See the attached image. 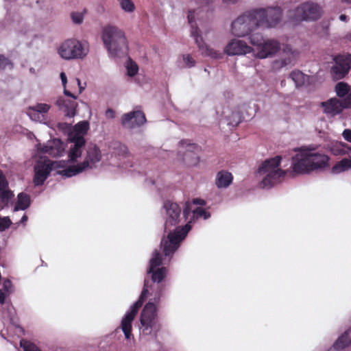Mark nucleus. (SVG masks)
Returning a JSON list of instances; mask_svg holds the SVG:
<instances>
[{
  "mask_svg": "<svg viewBox=\"0 0 351 351\" xmlns=\"http://www.w3.org/2000/svg\"><path fill=\"white\" fill-rule=\"evenodd\" d=\"M253 48L243 40L232 39L225 48V53L229 56L245 55L252 52Z\"/></svg>",
  "mask_w": 351,
  "mask_h": 351,
  "instance_id": "nucleus-17",
  "label": "nucleus"
},
{
  "mask_svg": "<svg viewBox=\"0 0 351 351\" xmlns=\"http://www.w3.org/2000/svg\"><path fill=\"white\" fill-rule=\"evenodd\" d=\"M128 75L129 76L133 77L134 76L138 71V65L135 62H130V64L127 67Z\"/></svg>",
  "mask_w": 351,
  "mask_h": 351,
  "instance_id": "nucleus-41",
  "label": "nucleus"
},
{
  "mask_svg": "<svg viewBox=\"0 0 351 351\" xmlns=\"http://www.w3.org/2000/svg\"><path fill=\"white\" fill-rule=\"evenodd\" d=\"M5 295L1 290H0V304H3L5 303Z\"/></svg>",
  "mask_w": 351,
  "mask_h": 351,
  "instance_id": "nucleus-49",
  "label": "nucleus"
},
{
  "mask_svg": "<svg viewBox=\"0 0 351 351\" xmlns=\"http://www.w3.org/2000/svg\"><path fill=\"white\" fill-rule=\"evenodd\" d=\"M11 223L12 221L8 217H0V232H3L7 228H8L10 226Z\"/></svg>",
  "mask_w": 351,
  "mask_h": 351,
  "instance_id": "nucleus-40",
  "label": "nucleus"
},
{
  "mask_svg": "<svg viewBox=\"0 0 351 351\" xmlns=\"http://www.w3.org/2000/svg\"><path fill=\"white\" fill-rule=\"evenodd\" d=\"M210 216V213L207 211H206L204 209L197 207L193 211V215L192 219L189 221V223H191L192 220H194L195 219H198L203 217L204 219H206L209 218Z\"/></svg>",
  "mask_w": 351,
  "mask_h": 351,
  "instance_id": "nucleus-36",
  "label": "nucleus"
},
{
  "mask_svg": "<svg viewBox=\"0 0 351 351\" xmlns=\"http://www.w3.org/2000/svg\"><path fill=\"white\" fill-rule=\"evenodd\" d=\"M182 214H183V217L186 220L188 219V215L190 214V209H189V208L188 206L184 208V209L183 210V213Z\"/></svg>",
  "mask_w": 351,
  "mask_h": 351,
  "instance_id": "nucleus-48",
  "label": "nucleus"
},
{
  "mask_svg": "<svg viewBox=\"0 0 351 351\" xmlns=\"http://www.w3.org/2000/svg\"><path fill=\"white\" fill-rule=\"evenodd\" d=\"M76 82L80 86V93H81L83 88L80 86V80L79 79H76Z\"/></svg>",
  "mask_w": 351,
  "mask_h": 351,
  "instance_id": "nucleus-57",
  "label": "nucleus"
},
{
  "mask_svg": "<svg viewBox=\"0 0 351 351\" xmlns=\"http://www.w3.org/2000/svg\"><path fill=\"white\" fill-rule=\"evenodd\" d=\"M7 67L12 69L14 67L12 62L4 55L0 54V70H4Z\"/></svg>",
  "mask_w": 351,
  "mask_h": 351,
  "instance_id": "nucleus-38",
  "label": "nucleus"
},
{
  "mask_svg": "<svg viewBox=\"0 0 351 351\" xmlns=\"http://www.w3.org/2000/svg\"><path fill=\"white\" fill-rule=\"evenodd\" d=\"M8 284H10V281L8 280L7 282H5L3 284V287L5 289H7V286H8Z\"/></svg>",
  "mask_w": 351,
  "mask_h": 351,
  "instance_id": "nucleus-55",
  "label": "nucleus"
},
{
  "mask_svg": "<svg viewBox=\"0 0 351 351\" xmlns=\"http://www.w3.org/2000/svg\"><path fill=\"white\" fill-rule=\"evenodd\" d=\"M51 106L47 104H37L35 106L29 107L28 114L32 119L39 120L40 114L48 112Z\"/></svg>",
  "mask_w": 351,
  "mask_h": 351,
  "instance_id": "nucleus-24",
  "label": "nucleus"
},
{
  "mask_svg": "<svg viewBox=\"0 0 351 351\" xmlns=\"http://www.w3.org/2000/svg\"><path fill=\"white\" fill-rule=\"evenodd\" d=\"M350 87L345 82H339L335 86V92L339 97H345L349 92Z\"/></svg>",
  "mask_w": 351,
  "mask_h": 351,
  "instance_id": "nucleus-33",
  "label": "nucleus"
},
{
  "mask_svg": "<svg viewBox=\"0 0 351 351\" xmlns=\"http://www.w3.org/2000/svg\"><path fill=\"white\" fill-rule=\"evenodd\" d=\"M288 16L293 22L315 21L322 16V8L316 3L306 1L293 10H290Z\"/></svg>",
  "mask_w": 351,
  "mask_h": 351,
  "instance_id": "nucleus-6",
  "label": "nucleus"
},
{
  "mask_svg": "<svg viewBox=\"0 0 351 351\" xmlns=\"http://www.w3.org/2000/svg\"><path fill=\"white\" fill-rule=\"evenodd\" d=\"M283 53L286 56L285 58H281L280 60H276V63L278 64L280 62V66L283 67L287 65L293 64L298 56V51L293 50L289 45H286L283 49Z\"/></svg>",
  "mask_w": 351,
  "mask_h": 351,
  "instance_id": "nucleus-22",
  "label": "nucleus"
},
{
  "mask_svg": "<svg viewBox=\"0 0 351 351\" xmlns=\"http://www.w3.org/2000/svg\"><path fill=\"white\" fill-rule=\"evenodd\" d=\"M280 50V43L274 39L265 40L254 53L255 58L265 59L272 57Z\"/></svg>",
  "mask_w": 351,
  "mask_h": 351,
  "instance_id": "nucleus-15",
  "label": "nucleus"
},
{
  "mask_svg": "<svg viewBox=\"0 0 351 351\" xmlns=\"http://www.w3.org/2000/svg\"><path fill=\"white\" fill-rule=\"evenodd\" d=\"M117 149L119 150L117 152L119 155H121L123 156H126L128 155V149L125 145L119 143Z\"/></svg>",
  "mask_w": 351,
  "mask_h": 351,
  "instance_id": "nucleus-44",
  "label": "nucleus"
},
{
  "mask_svg": "<svg viewBox=\"0 0 351 351\" xmlns=\"http://www.w3.org/2000/svg\"><path fill=\"white\" fill-rule=\"evenodd\" d=\"M53 162L49 160H39L34 167L33 183L34 186L44 184L53 169Z\"/></svg>",
  "mask_w": 351,
  "mask_h": 351,
  "instance_id": "nucleus-14",
  "label": "nucleus"
},
{
  "mask_svg": "<svg viewBox=\"0 0 351 351\" xmlns=\"http://www.w3.org/2000/svg\"><path fill=\"white\" fill-rule=\"evenodd\" d=\"M330 160L327 154L309 147L292 158L291 167L295 173L306 174L329 167Z\"/></svg>",
  "mask_w": 351,
  "mask_h": 351,
  "instance_id": "nucleus-3",
  "label": "nucleus"
},
{
  "mask_svg": "<svg viewBox=\"0 0 351 351\" xmlns=\"http://www.w3.org/2000/svg\"><path fill=\"white\" fill-rule=\"evenodd\" d=\"M60 78L62 85L64 87V94L72 99H64L63 97H60L57 99L56 104L58 106L59 109L64 113L65 116L69 117H73L76 114V108L77 107V103L75 101L77 96L65 88L67 79L66 74L64 72L60 73Z\"/></svg>",
  "mask_w": 351,
  "mask_h": 351,
  "instance_id": "nucleus-10",
  "label": "nucleus"
},
{
  "mask_svg": "<svg viewBox=\"0 0 351 351\" xmlns=\"http://www.w3.org/2000/svg\"><path fill=\"white\" fill-rule=\"evenodd\" d=\"M162 209L165 211V230H169L170 232L162 239L160 247L165 256H172L191 226L189 223L184 226H179L182 221L181 208L177 203L167 200L163 204Z\"/></svg>",
  "mask_w": 351,
  "mask_h": 351,
  "instance_id": "nucleus-2",
  "label": "nucleus"
},
{
  "mask_svg": "<svg viewBox=\"0 0 351 351\" xmlns=\"http://www.w3.org/2000/svg\"><path fill=\"white\" fill-rule=\"evenodd\" d=\"M346 38L348 40H351V31L347 33V34L346 35Z\"/></svg>",
  "mask_w": 351,
  "mask_h": 351,
  "instance_id": "nucleus-53",
  "label": "nucleus"
},
{
  "mask_svg": "<svg viewBox=\"0 0 351 351\" xmlns=\"http://www.w3.org/2000/svg\"><path fill=\"white\" fill-rule=\"evenodd\" d=\"M20 346L23 351H41L34 343L24 339L20 341Z\"/></svg>",
  "mask_w": 351,
  "mask_h": 351,
  "instance_id": "nucleus-37",
  "label": "nucleus"
},
{
  "mask_svg": "<svg viewBox=\"0 0 351 351\" xmlns=\"http://www.w3.org/2000/svg\"><path fill=\"white\" fill-rule=\"evenodd\" d=\"M8 182L3 171L0 169V190L8 187Z\"/></svg>",
  "mask_w": 351,
  "mask_h": 351,
  "instance_id": "nucleus-42",
  "label": "nucleus"
},
{
  "mask_svg": "<svg viewBox=\"0 0 351 351\" xmlns=\"http://www.w3.org/2000/svg\"><path fill=\"white\" fill-rule=\"evenodd\" d=\"M101 38L108 52L114 56L128 53V45L125 33L114 25H106L102 29Z\"/></svg>",
  "mask_w": 351,
  "mask_h": 351,
  "instance_id": "nucleus-4",
  "label": "nucleus"
},
{
  "mask_svg": "<svg viewBox=\"0 0 351 351\" xmlns=\"http://www.w3.org/2000/svg\"><path fill=\"white\" fill-rule=\"evenodd\" d=\"M58 53L66 60L82 58L86 55L82 43L75 39L65 40L59 47Z\"/></svg>",
  "mask_w": 351,
  "mask_h": 351,
  "instance_id": "nucleus-11",
  "label": "nucleus"
},
{
  "mask_svg": "<svg viewBox=\"0 0 351 351\" xmlns=\"http://www.w3.org/2000/svg\"><path fill=\"white\" fill-rule=\"evenodd\" d=\"M351 169V158H343L337 162L331 169V172L338 174Z\"/></svg>",
  "mask_w": 351,
  "mask_h": 351,
  "instance_id": "nucleus-29",
  "label": "nucleus"
},
{
  "mask_svg": "<svg viewBox=\"0 0 351 351\" xmlns=\"http://www.w3.org/2000/svg\"><path fill=\"white\" fill-rule=\"evenodd\" d=\"M255 10L260 27H274L282 20V10L280 7L260 8Z\"/></svg>",
  "mask_w": 351,
  "mask_h": 351,
  "instance_id": "nucleus-9",
  "label": "nucleus"
},
{
  "mask_svg": "<svg viewBox=\"0 0 351 351\" xmlns=\"http://www.w3.org/2000/svg\"><path fill=\"white\" fill-rule=\"evenodd\" d=\"M233 180V176L228 171L221 170L216 176L215 184L217 188H227L230 185Z\"/></svg>",
  "mask_w": 351,
  "mask_h": 351,
  "instance_id": "nucleus-23",
  "label": "nucleus"
},
{
  "mask_svg": "<svg viewBox=\"0 0 351 351\" xmlns=\"http://www.w3.org/2000/svg\"><path fill=\"white\" fill-rule=\"evenodd\" d=\"M8 284H10V281L8 280L7 282H5L3 284V287L5 289H7V286H8Z\"/></svg>",
  "mask_w": 351,
  "mask_h": 351,
  "instance_id": "nucleus-56",
  "label": "nucleus"
},
{
  "mask_svg": "<svg viewBox=\"0 0 351 351\" xmlns=\"http://www.w3.org/2000/svg\"><path fill=\"white\" fill-rule=\"evenodd\" d=\"M13 197V192L9 189V186L0 190V200L2 203L7 204Z\"/></svg>",
  "mask_w": 351,
  "mask_h": 351,
  "instance_id": "nucleus-34",
  "label": "nucleus"
},
{
  "mask_svg": "<svg viewBox=\"0 0 351 351\" xmlns=\"http://www.w3.org/2000/svg\"><path fill=\"white\" fill-rule=\"evenodd\" d=\"M40 153L47 154L51 156L57 157L60 156L64 151L62 142L58 139H54L50 141L47 145H40L38 147Z\"/></svg>",
  "mask_w": 351,
  "mask_h": 351,
  "instance_id": "nucleus-21",
  "label": "nucleus"
},
{
  "mask_svg": "<svg viewBox=\"0 0 351 351\" xmlns=\"http://www.w3.org/2000/svg\"><path fill=\"white\" fill-rule=\"evenodd\" d=\"M72 21L75 24H81L84 20V12H73L71 13Z\"/></svg>",
  "mask_w": 351,
  "mask_h": 351,
  "instance_id": "nucleus-39",
  "label": "nucleus"
},
{
  "mask_svg": "<svg viewBox=\"0 0 351 351\" xmlns=\"http://www.w3.org/2000/svg\"><path fill=\"white\" fill-rule=\"evenodd\" d=\"M180 143L186 149L184 155V160L191 165H197L199 161L198 154L201 151V147L196 143H190L189 140H182Z\"/></svg>",
  "mask_w": 351,
  "mask_h": 351,
  "instance_id": "nucleus-18",
  "label": "nucleus"
},
{
  "mask_svg": "<svg viewBox=\"0 0 351 351\" xmlns=\"http://www.w3.org/2000/svg\"><path fill=\"white\" fill-rule=\"evenodd\" d=\"M31 204L30 196L25 193H20L18 195V199L14 206V210H25L29 207Z\"/></svg>",
  "mask_w": 351,
  "mask_h": 351,
  "instance_id": "nucleus-27",
  "label": "nucleus"
},
{
  "mask_svg": "<svg viewBox=\"0 0 351 351\" xmlns=\"http://www.w3.org/2000/svg\"><path fill=\"white\" fill-rule=\"evenodd\" d=\"M263 35L260 33H253L250 34V43L254 46L252 52L254 53L255 51L258 49V48L262 45V43L265 41Z\"/></svg>",
  "mask_w": 351,
  "mask_h": 351,
  "instance_id": "nucleus-32",
  "label": "nucleus"
},
{
  "mask_svg": "<svg viewBox=\"0 0 351 351\" xmlns=\"http://www.w3.org/2000/svg\"><path fill=\"white\" fill-rule=\"evenodd\" d=\"M71 141L73 142L74 145L69 152V160L71 162H75L82 156V148L85 145L86 140L83 136L75 134L71 138Z\"/></svg>",
  "mask_w": 351,
  "mask_h": 351,
  "instance_id": "nucleus-19",
  "label": "nucleus"
},
{
  "mask_svg": "<svg viewBox=\"0 0 351 351\" xmlns=\"http://www.w3.org/2000/svg\"><path fill=\"white\" fill-rule=\"evenodd\" d=\"M281 159V156H276L266 160L258 168L260 175H266L261 182L263 187H271L285 176L286 172L278 168Z\"/></svg>",
  "mask_w": 351,
  "mask_h": 351,
  "instance_id": "nucleus-5",
  "label": "nucleus"
},
{
  "mask_svg": "<svg viewBox=\"0 0 351 351\" xmlns=\"http://www.w3.org/2000/svg\"><path fill=\"white\" fill-rule=\"evenodd\" d=\"M330 151L335 156L351 155V147L342 142H337L332 145Z\"/></svg>",
  "mask_w": 351,
  "mask_h": 351,
  "instance_id": "nucleus-26",
  "label": "nucleus"
},
{
  "mask_svg": "<svg viewBox=\"0 0 351 351\" xmlns=\"http://www.w3.org/2000/svg\"><path fill=\"white\" fill-rule=\"evenodd\" d=\"M85 169L84 167L82 165V162H80L77 165L69 166L62 171H59L58 173L62 176L70 178L82 172Z\"/></svg>",
  "mask_w": 351,
  "mask_h": 351,
  "instance_id": "nucleus-28",
  "label": "nucleus"
},
{
  "mask_svg": "<svg viewBox=\"0 0 351 351\" xmlns=\"http://www.w3.org/2000/svg\"><path fill=\"white\" fill-rule=\"evenodd\" d=\"M237 0H223L224 3H235Z\"/></svg>",
  "mask_w": 351,
  "mask_h": 351,
  "instance_id": "nucleus-54",
  "label": "nucleus"
},
{
  "mask_svg": "<svg viewBox=\"0 0 351 351\" xmlns=\"http://www.w3.org/2000/svg\"><path fill=\"white\" fill-rule=\"evenodd\" d=\"M162 260L160 250H155L153 252V256L149 261V265L147 269L148 272H151L154 269L160 268L162 265Z\"/></svg>",
  "mask_w": 351,
  "mask_h": 351,
  "instance_id": "nucleus-30",
  "label": "nucleus"
},
{
  "mask_svg": "<svg viewBox=\"0 0 351 351\" xmlns=\"http://www.w3.org/2000/svg\"><path fill=\"white\" fill-rule=\"evenodd\" d=\"M193 202L195 203V204H202V205H204L205 204L204 200L199 199H194Z\"/></svg>",
  "mask_w": 351,
  "mask_h": 351,
  "instance_id": "nucleus-51",
  "label": "nucleus"
},
{
  "mask_svg": "<svg viewBox=\"0 0 351 351\" xmlns=\"http://www.w3.org/2000/svg\"><path fill=\"white\" fill-rule=\"evenodd\" d=\"M334 64L330 68V73L336 80L343 79L351 69V53L338 54L333 58Z\"/></svg>",
  "mask_w": 351,
  "mask_h": 351,
  "instance_id": "nucleus-12",
  "label": "nucleus"
},
{
  "mask_svg": "<svg viewBox=\"0 0 351 351\" xmlns=\"http://www.w3.org/2000/svg\"><path fill=\"white\" fill-rule=\"evenodd\" d=\"M214 0H204L206 4H209L213 2Z\"/></svg>",
  "mask_w": 351,
  "mask_h": 351,
  "instance_id": "nucleus-58",
  "label": "nucleus"
},
{
  "mask_svg": "<svg viewBox=\"0 0 351 351\" xmlns=\"http://www.w3.org/2000/svg\"><path fill=\"white\" fill-rule=\"evenodd\" d=\"M289 77L295 82L297 87L304 85L306 80V75L299 70L293 71Z\"/></svg>",
  "mask_w": 351,
  "mask_h": 351,
  "instance_id": "nucleus-31",
  "label": "nucleus"
},
{
  "mask_svg": "<svg viewBox=\"0 0 351 351\" xmlns=\"http://www.w3.org/2000/svg\"><path fill=\"white\" fill-rule=\"evenodd\" d=\"M256 10L246 12L234 21L231 25L232 34L237 37H243L254 29L260 27Z\"/></svg>",
  "mask_w": 351,
  "mask_h": 351,
  "instance_id": "nucleus-7",
  "label": "nucleus"
},
{
  "mask_svg": "<svg viewBox=\"0 0 351 351\" xmlns=\"http://www.w3.org/2000/svg\"><path fill=\"white\" fill-rule=\"evenodd\" d=\"M351 344V328L346 330L334 343L333 347L335 350H343Z\"/></svg>",
  "mask_w": 351,
  "mask_h": 351,
  "instance_id": "nucleus-25",
  "label": "nucleus"
},
{
  "mask_svg": "<svg viewBox=\"0 0 351 351\" xmlns=\"http://www.w3.org/2000/svg\"><path fill=\"white\" fill-rule=\"evenodd\" d=\"M101 159V153L99 148L95 145L88 146L84 160L82 162V165L86 169H92L96 167Z\"/></svg>",
  "mask_w": 351,
  "mask_h": 351,
  "instance_id": "nucleus-20",
  "label": "nucleus"
},
{
  "mask_svg": "<svg viewBox=\"0 0 351 351\" xmlns=\"http://www.w3.org/2000/svg\"><path fill=\"white\" fill-rule=\"evenodd\" d=\"M347 16L345 14H341L339 16V19L342 21H347Z\"/></svg>",
  "mask_w": 351,
  "mask_h": 351,
  "instance_id": "nucleus-52",
  "label": "nucleus"
},
{
  "mask_svg": "<svg viewBox=\"0 0 351 351\" xmlns=\"http://www.w3.org/2000/svg\"><path fill=\"white\" fill-rule=\"evenodd\" d=\"M28 219V217L26 215H23V216L22 217L21 221H20V223L23 224L24 226L25 225V223L27 222Z\"/></svg>",
  "mask_w": 351,
  "mask_h": 351,
  "instance_id": "nucleus-50",
  "label": "nucleus"
},
{
  "mask_svg": "<svg viewBox=\"0 0 351 351\" xmlns=\"http://www.w3.org/2000/svg\"><path fill=\"white\" fill-rule=\"evenodd\" d=\"M88 128L86 122H80L75 125V129L79 132H86Z\"/></svg>",
  "mask_w": 351,
  "mask_h": 351,
  "instance_id": "nucleus-43",
  "label": "nucleus"
},
{
  "mask_svg": "<svg viewBox=\"0 0 351 351\" xmlns=\"http://www.w3.org/2000/svg\"><path fill=\"white\" fill-rule=\"evenodd\" d=\"M343 138L351 143V130L346 129L342 133Z\"/></svg>",
  "mask_w": 351,
  "mask_h": 351,
  "instance_id": "nucleus-46",
  "label": "nucleus"
},
{
  "mask_svg": "<svg viewBox=\"0 0 351 351\" xmlns=\"http://www.w3.org/2000/svg\"><path fill=\"white\" fill-rule=\"evenodd\" d=\"M146 121L145 114L141 110L132 111L124 114L121 117L123 127L128 129H133L140 127Z\"/></svg>",
  "mask_w": 351,
  "mask_h": 351,
  "instance_id": "nucleus-16",
  "label": "nucleus"
},
{
  "mask_svg": "<svg viewBox=\"0 0 351 351\" xmlns=\"http://www.w3.org/2000/svg\"><path fill=\"white\" fill-rule=\"evenodd\" d=\"M147 273L151 275L152 283L149 280L145 279L143 289L138 300L131 306L130 311L125 314L121 321V329L128 339L132 335V322L148 295L151 298L144 306L140 317L142 331L143 334L147 335L159 329L156 305L160 303L164 294L165 286L161 282L166 278L168 269L165 267H161Z\"/></svg>",
  "mask_w": 351,
  "mask_h": 351,
  "instance_id": "nucleus-1",
  "label": "nucleus"
},
{
  "mask_svg": "<svg viewBox=\"0 0 351 351\" xmlns=\"http://www.w3.org/2000/svg\"><path fill=\"white\" fill-rule=\"evenodd\" d=\"M196 12V10H189L188 13V21L189 23L191 25V36L194 38L195 40V43L198 46V48L199 51H201L202 54L206 56L210 57L211 58L215 59H219L221 58L223 56V54L213 49L210 48L208 45L205 44V43L203 40V38L202 36L199 34V29L198 27L196 25V24L193 23L195 22V14Z\"/></svg>",
  "mask_w": 351,
  "mask_h": 351,
  "instance_id": "nucleus-8",
  "label": "nucleus"
},
{
  "mask_svg": "<svg viewBox=\"0 0 351 351\" xmlns=\"http://www.w3.org/2000/svg\"><path fill=\"white\" fill-rule=\"evenodd\" d=\"M320 106L323 112L328 117H334L342 112L343 109L351 108V97L348 96L343 99L332 97L326 101H322Z\"/></svg>",
  "mask_w": 351,
  "mask_h": 351,
  "instance_id": "nucleus-13",
  "label": "nucleus"
},
{
  "mask_svg": "<svg viewBox=\"0 0 351 351\" xmlns=\"http://www.w3.org/2000/svg\"><path fill=\"white\" fill-rule=\"evenodd\" d=\"M106 117L109 119H113L115 117V112L112 108H108L106 111Z\"/></svg>",
  "mask_w": 351,
  "mask_h": 351,
  "instance_id": "nucleus-47",
  "label": "nucleus"
},
{
  "mask_svg": "<svg viewBox=\"0 0 351 351\" xmlns=\"http://www.w3.org/2000/svg\"><path fill=\"white\" fill-rule=\"evenodd\" d=\"M117 1L124 12L131 13L135 10V5L132 0H117Z\"/></svg>",
  "mask_w": 351,
  "mask_h": 351,
  "instance_id": "nucleus-35",
  "label": "nucleus"
},
{
  "mask_svg": "<svg viewBox=\"0 0 351 351\" xmlns=\"http://www.w3.org/2000/svg\"><path fill=\"white\" fill-rule=\"evenodd\" d=\"M183 60L184 62L187 64L189 67L194 66L195 64V61L190 55H185L183 56Z\"/></svg>",
  "mask_w": 351,
  "mask_h": 351,
  "instance_id": "nucleus-45",
  "label": "nucleus"
}]
</instances>
